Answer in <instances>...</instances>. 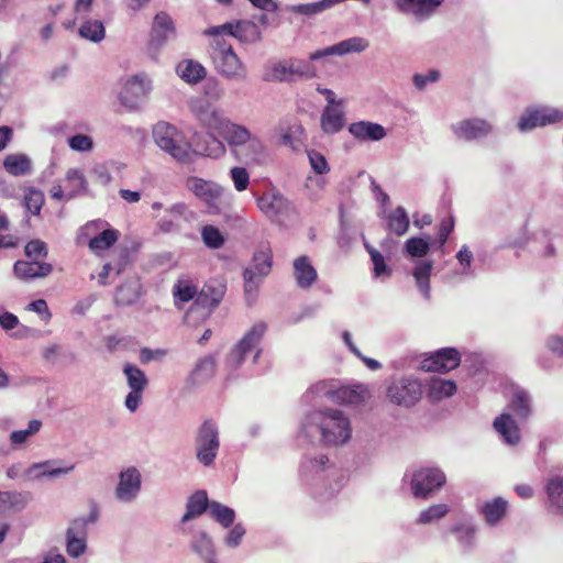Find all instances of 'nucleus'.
Here are the masks:
<instances>
[{
	"label": "nucleus",
	"mask_w": 563,
	"mask_h": 563,
	"mask_svg": "<svg viewBox=\"0 0 563 563\" xmlns=\"http://www.w3.org/2000/svg\"><path fill=\"white\" fill-rule=\"evenodd\" d=\"M209 53L220 75L228 79H245V67L227 40L223 37L212 38Z\"/></svg>",
	"instance_id": "obj_1"
},
{
	"label": "nucleus",
	"mask_w": 563,
	"mask_h": 563,
	"mask_svg": "<svg viewBox=\"0 0 563 563\" xmlns=\"http://www.w3.org/2000/svg\"><path fill=\"white\" fill-rule=\"evenodd\" d=\"M322 441L325 445L344 444L351 438L349 419L336 409H329L317 415Z\"/></svg>",
	"instance_id": "obj_2"
},
{
	"label": "nucleus",
	"mask_w": 563,
	"mask_h": 563,
	"mask_svg": "<svg viewBox=\"0 0 563 563\" xmlns=\"http://www.w3.org/2000/svg\"><path fill=\"white\" fill-rule=\"evenodd\" d=\"M153 136L157 146L170 154L177 162L188 163L190 161V146L179 140L178 131L174 125L158 122L154 126Z\"/></svg>",
	"instance_id": "obj_3"
},
{
	"label": "nucleus",
	"mask_w": 563,
	"mask_h": 563,
	"mask_svg": "<svg viewBox=\"0 0 563 563\" xmlns=\"http://www.w3.org/2000/svg\"><path fill=\"white\" fill-rule=\"evenodd\" d=\"M195 443L197 460L205 466L213 464L220 448V439L218 427L211 419L205 420L198 428Z\"/></svg>",
	"instance_id": "obj_4"
},
{
	"label": "nucleus",
	"mask_w": 563,
	"mask_h": 563,
	"mask_svg": "<svg viewBox=\"0 0 563 563\" xmlns=\"http://www.w3.org/2000/svg\"><path fill=\"white\" fill-rule=\"evenodd\" d=\"M218 133L227 141L234 152H236L239 147L247 145L252 153L245 155L244 159L246 163L255 162L257 159V154L263 151V145L256 136H252L244 125L233 123L229 119Z\"/></svg>",
	"instance_id": "obj_5"
},
{
	"label": "nucleus",
	"mask_w": 563,
	"mask_h": 563,
	"mask_svg": "<svg viewBox=\"0 0 563 563\" xmlns=\"http://www.w3.org/2000/svg\"><path fill=\"white\" fill-rule=\"evenodd\" d=\"M386 396L394 405L412 407L422 397V385L417 378L410 376L400 377L388 385Z\"/></svg>",
	"instance_id": "obj_6"
},
{
	"label": "nucleus",
	"mask_w": 563,
	"mask_h": 563,
	"mask_svg": "<svg viewBox=\"0 0 563 563\" xmlns=\"http://www.w3.org/2000/svg\"><path fill=\"white\" fill-rule=\"evenodd\" d=\"M265 332L266 324L264 322L254 324L230 351L227 357L228 364L232 368L239 367L244 362L246 354L260 344Z\"/></svg>",
	"instance_id": "obj_7"
},
{
	"label": "nucleus",
	"mask_w": 563,
	"mask_h": 563,
	"mask_svg": "<svg viewBox=\"0 0 563 563\" xmlns=\"http://www.w3.org/2000/svg\"><path fill=\"white\" fill-rule=\"evenodd\" d=\"M175 36L176 29L173 19L164 11L158 12L152 24L147 44L148 52L152 55H156L158 51Z\"/></svg>",
	"instance_id": "obj_8"
},
{
	"label": "nucleus",
	"mask_w": 563,
	"mask_h": 563,
	"mask_svg": "<svg viewBox=\"0 0 563 563\" xmlns=\"http://www.w3.org/2000/svg\"><path fill=\"white\" fill-rule=\"evenodd\" d=\"M444 483L445 475L439 468H421L413 474L411 488L416 497L426 498L430 493L442 487Z\"/></svg>",
	"instance_id": "obj_9"
},
{
	"label": "nucleus",
	"mask_w": 563,
	"mask_h": 563,
	"mask_svg": "<svg viewBox=\"0 0 563 563\" xmlns=\"http://www.w3.org/2000/svg\"><path fill=\"white\" fill-rule=\"evenodd\" d=\"M461 363V353L454 347H443L421 362L426 372L446 373L455 369Z\"/></svg>",
	"instance_id": "obj_10"
},
{
	"label": "nucleus",
	"mask_w": 563,
	"mask_h": 563,
	"mask_svg": "<svg viewBox=\"0 0 563 563\" xmlns=\"http://www.w3.org/2000/svg\"><path fill=\"white\" fill-rule=\"evenodd\" d=\"M191 112L196 119L208 130L219 132L228 121L216 107L207 100H196L191 103Z\"/></svg>",
	"instance_id": "obj_11"
},
{
	"label": "nucleus",
	"mask_w": 563,
	"mask_h": 563,
	"mask_svg": "<svg viewBox=\"0 0 563 563\" xmlns=\"http://www.w3.org/2000/svg\"><path fill=\"white\" fill-rule=\"evenodd\" d=\"M562 120L563 113L560 110L549 108L533 109L528 110L521 115L518 128L520 131H528L537 126L558 123Z\"/></svg>",
	"instance_id": "obj_12"
},
{
	"label": "nucleus",
	"mask_w": 563,
	"mask_h": 563,
	"mask_svg": "<svg viewBox=\"0 0 563 563\" xmlns=\"http://www.w3.org/2000/svg\"><path fill=\"white\" fill-rule=\"evenodd\" d=\"M150 90V81L144 77L135 75L123 86L120 92V100L123 106L130 109H136Z\"/></svg>",
	"instance_id": "obj_13"
},
{
	"label": "nucleus",
	"mask_w": 563,
	"mask_h": 563,
	"mask_svg": "<svg viewBox=\"0 0 563 563\" xmlns=\"http://www.w3.org/2000/svg\"><path fill=\"white\" fill-rule=\"evenodd\" d=\"M444 0H395L397 9L405 14H412L418 21L429 19Z\"/></svg>",
	"instance_id": "obj_14"
},
{
	"label": "nucleus",
	"mask_w": 563,
	"mask_h": 563,
	"mask_svg": "<svg viewBox=\"0 0 563 563\" xmlns=\"http://www.w3.org/2000/svg\"><path fill=\"white\" fill-rule=\"evenodd\" d=\"M452 130L456 137L473 141L487 136L492 132L493 126L484 119L473 118L462 120L457 124L452 125Z\"/></svg>",
	"instance_id": "obj_15"
},
{
	"label": "nucleus",
	"mask_w": 563,
	"mask_h": 563,
	"mask_svg": "<svg viewBox=\"0 0 563 563\" xmlns=\"http://www.w3.org/2000/svg\"><path fill=\"white\" fill-rule=\"evenodd\" d=\"M224 296V286L205 285L199 291L191 310H202V316L208 317L221 302Z\"/></svg>",
	"instance_id": "obj_16"
},
{
	"label": "nucleus",
	"mask_w": 563,
	"mask_h": 563,
	"mask_svg": "<svg viewBox=\"0 0 563 563\" xmlns=\"http://www.w3.org/2000/svg\"><path fill=\"white\" fill-rule=\"evenodd\" d=\"M86 536V521L82 518L73 520L66 532V550L70 556L78 558L85 552Z\"/></svg>",
	"instance_id": "obj_17"
},
{
	"label": "nucleus",
	"mask_w": 563,
	"mask_h": 563,
	"mask_svg": "<svg viewBox=\"0 0 563 563\" xmlns=\"http://www.w3.org/2000/svg\"><path fill=\"white\" fill-rule=\"evenodd\" d=\"M368 46V42L362 37H351L349 40L342 41L335 45L325 47L323 49H318L310 54V60H317L330 55H344L351 52H363Z\"/></svg>",
	"instance_id": "obj_18"
},
{
	"label": "nucleus",
	"mask_w": 563,
	"mask_h": 563,
	"mask_svg": "<svg viewBox=\"0 0 563 563\" xmlns=\"http://www.w3.org/2000/svg\"><path fill=\"white\" fill-rule=\"evenodd\" d=\"M186 187L196 197L203 200L208 205L213 203L217 199L220 198L222 194V188L219 185L196 176L187 178Z\"/></svg>",
	"instance_id": "obj_19"
},
{
	"label": "nucleus",
	"mask_w": 563,
	"mask_h": 563,
	"mask_svg": "<svg viewBox=\"0 0 563 563\" xmlns=\"http://www.w3.org/2000/svg\"><path fill=\"white\" fill-rule=\"evenodd\" d=\"M257 207L266 217L273 219L288 210L289 201L279 191L272 190L257 199Z\"/></svg>",
	"instance_id": "obj_20"
},
{
	"label": "nucleus",
	"mask_w": 563,
	"mask_h": 563,
	"mask_svg": "<svg viewBox=\"0 0 563 563\" xmlns=\"http://www.w3.org/2000/svg\"><path fill=\"white\" fill-rule=\"evenodd\" d=\"M141 488V476L136 468L131 467L120 474L115 495L124 501L132 500Z\"/></svg>",
	"instance_id": "obj_21"
},
{
	"label": "nucleus",
	"mask_w": 563,
	"mask_h": 563,
	"mask_svg": "<svg viewBox=\"0 0 563 563\" xmlns=\"http://www.w3.org/2000/svg\"><path fill=\"white\" fill-rule=\"evenodd\" d=\"M13 272L18 278L24 280L43 278L53 272V266L46 262L16 261L13 266Z\"/></svg>",
	"instance_id": "obj_22"
},
{
	"label": "nucleus",
	"mask_w": 563,
	"mask_h": 563,
	"mask_svg": "<svg viewBox=\"0 0 563 563\" xmlns=\"http://www.w3.org/2000/svg\"><path fill=\"white\" fill-rule=\"evenodd\" d=\"M494 429L503 440L510 444L516 445L521 440L520 429L510 413L504 412L494 420Z\"/></svg>",
	"instance_id": "obj_23"
},
{
	"label": "nucleus",
	"mask_w": 563,
	"mask_h": 563,
	"mask_svg": "<svg viewBox=\"0 0 563 563\" xmlns=\"http://www.w3.org/2000/svg\"><path fill=\"white\" fill-rule=\"evenodd\" d=\"M349 132L358 141H380L386 136L383 125L369 121H358L350 124Z\"/></svg>",
	"instance_id": "obj_24"
},
{
	"label": "nucleus",
	"mask_w": 563,
	"mask_h": 563,
	"mask_svg": "<svg viewBox=\"0 0 563 563\" xmlns=\"http://www.w3.org/2000/svg\"><path fill=\"white\" fill-rule=\"evenodd\" d=\"M338 104L327 106L321 114V129L327 134H334L342 130L345 124V114Z\"/></svg>",
	"instance_id": "obj_25"
},
{
	"label": "nucleus",
	"mask_w": 563,
	"mask_h": 563,
	"mask_svg": "<svg viewBox=\"0 0 563 563\" xmlns=\"http://www.w3.org/2000/svg\"><path fill=\"white\" fill-rule=\"evenodd\" d=\"M172 292L175 306L178 308H180L181 305L197 298L199 294L198 286L187 277L178 278L173 286Z\"/></svg>",
	"instance_id": "obj_26"
},
{
	"label": "nucleus",
	"mask_w": 563,
	"mask_h": 563,
	"mask_svg": "<svg viewBox=\"0 0 563 563\" xmlns=\"http://www.w3.org/2000/svg\"><path fill=\"white\" fill-rule=\"evenodd\" d=\"M294 271L296 282L301 288H309L317 279V272L311 265L308 256L302 255L295 260Z\"/></svg>",
	"instance_id": "obj_27"
},
{
	"label": "nucleus",
	"mask_w": 563,
	"mask_h": 563,
	"mask_svg": "<svg viewBox=\"0 0 563 563\" xmlns=\"http://www.w3.org/2000/svg\"><path fill=\"white\" fill-rule=\"evenodd\" d=\"M119 231L115 229H106L96 233L89 239L88 247L95 254H100L109 250L119 240Z\"/></svg>",
	"instance_id": "obj_28"
},
{
	"label": "nucleus",
	"mask_w": 563,
	"mask_h": 563,
	"mask_svg": "<svg viewBox=\"0 0 563 563\" xmlns=\"http://www.w3.org/2000/svg\"><path fill=\"white\" fill-rule=\"evenodd\" d=\"M508 503L501 497H496L493 500L484 503L482 506V514L489 526L499 522L506 515Z\"/></svg>",
	"instance_id": "obj_29"
},
{
	"label": "nucleus",
	"mask_w": 563,
	"mask_h": 563,
	"mask_svg": "<svg viewBox=\"0 0 563 563\" xmlns=\"http://www.w3.org/2000/svg\"><path fill=\"white\" fill-rule=\"evenodd\" d=\"M456 391V384L450 379L432 378L428 384V397L438 401L451 397Z\"/></svg>",
	"instance_id": "obj_30"
},
{
	"label": "nucleus",
	"mask_w": 563,
	"mask_h": 563,
	"mask_svg": "<svg viewBox=\"0 0 563 563\" xmlns=\"http://www.w3.org/2000/svg\"><path fill=\"white\" fill-rule=\"evenodd\" d=\"M3 167L12 176H24L31 173L32 163L25 154H10L3 159Z\"/></svg>",
	"instance_id": "obj_31"
},
{
	"label": "nucleus",
	"mask_w": 563,
	"mask_h": 563,
	"mask_svg": "<svg viewBox=\"0 0 563 563\" xmlns=\"http://www.w3.org/2000/svg\"><path fill=\"white\" fill-rule=\"evenodd\" d=\"M207 493L203 490H198L194 495H191L187 501V510L184 514L181 521L187 522L200 515H202L206 509L209 507Z\"/></svg>",
	"instance_id": "obj_32"
},
{
	"label": "nucleus",
	"mask_w": 563,
	"mask_h": 563,
	"mask_svg": "<svg viewBox=\"0 0 563 563\" xmlns=\"http://www.w3.org/2000/svg\"><path fill=\"white\" fill-rule=\"evenodd\" d=\"M433 268V264L430 261L420 262L413 269V277L416 284L424 299L430 298V277Z\"/></svg>",
	"instance_id": "obj_33"
},
{
	"label": "nucleus",
	"mask_w": 563,
	"mask_h": 563,
	"mask_svg": "<svg viewBox=\"0 0 563 563\" xmlns=\"http://www.w3.org/2000/svg\"><path fill=\"white\" fill-rule=\"evenodd\" d=\"M409 217L404 207L399 206L387 216L388 230L398 236L404 235L409 228Z\"/></svg>",
	"instance_id": "obj_34"
},
{
	"label": "nucleus",
	"mask_w": 563,
	"mask_h": 563,
	"mask_svg": "<svg viewBox=\"0 0 563 563\" xmlns=\"http://www.w3.org/2000/svg\"><path fill=\"white\" fill-rule=\"evenodd\" d=\"M234 37L241 42L255 43L262 38V33L256 23L242 20L235 23Z\"/></svg>",
	"instance_id": "obj_35"
},
{
	"label": "nucleus",
	"mask_w": 563,
	"mask_h": 563,
	"mask_svg": "<svg viewBox=\"0 0 563 563\" xmlns=\"http://www.w3.org/2000/svg\"><path fill=\"white\" fill-rule=\"evenodd\" d=\"M272 264L273 254L272 251L267 247L256 252L253 255V264L249 269H253V275L257 276L258 278H263L271 273Z\"/></svg>",
	"instance_id": "obj_36"
},
{
	"label": "nucleus",
	"mask_w": 563,
	"mask_h": 563,
	"mask_svg": "<svg viewBox=\"0 0 563 563\" xmlns=\"http://www.w3.org/2000/svg\"><path fill=\"white\" fill-rule=\"evenodd\" d=\"M27 498L15 492H0V512L19 511L25 507Z\"/></svg>",
	"instance_id": "obj_37"
},
{
	"label": "nucleus",
	"mask_w": 563,
	"mask_h": 563,
	"mask_svg": "<svg viewBox=\"0 0 563 563\" xmlns=\"http://www.w3.org/2000/svg\"><path fill=\"white\" fill-rule=\"evenodd\" d=\"M509 408L522 420L529 418L531 413L530 399L525 390H516L509 401Z\"/></svg>",
	"instance_id": "obj_38"
},
{
	"label": "nucleus",
	"mask_w": 563,
	"mask_h": 563,
	"mask_svg": "<svg viewBox=\"0 0 563 563\" xmlns=\"http://www.w3.org/2000/svg\"><path fill=\"white\" fill-rule=\"evenodd\" d=\"M191 549L205 559L207 563L213 561L214 550L212 540L206 532H199L194 537Z\"/></svg>",
	"instance_id": "obj_39"
},
{
	"label": "nucleus",
	"mask_w": 563,
	"mask_h": 563,
	"mask_svg": "<svg viewBox=\"0 0 563 563\" xmlns=\"http://www.w3.org/2000/svg\"><path fill=\"white\" fill-rule=\"evenodd\" d=\"M177 70L180 77L190 84H196L206 76L205 67L194 60H185L178 65Z\"/></svg>",
	"instance_id": "obj_40"
},
{
	"label": "nucleus",
	"mask_w": 563,
	"mask_h": 563,
	"mask_svg": "<svg viewBox=\"0 0 563 563\" xmlns=\"http://www.w3.org/2000/svg\"><path fill=\"white\" fill-rule=\"evenodd\" d=\"M65 179L69 184L70 188L69 192L67 194L68 199H71L79 194L87 192L88 183L85 175L79 169H68Z\"/></svg>",
	"instance_id": "obj_41"
},
{
	"label": "nucleus",
	"mask_w": 563,
	"mask_h": 563,
	"mask_svg": "<svg viewBox=\"0 0 563 563\" xmlns=\"http://www.w3.org/2000/svg\"><path fill=\"white\" fill-rule=\"evenodd\" d=\"M305 136V129L299 123L291 124L280 135L282 143L294 151L300 150Z\"/></svg>",
	"instance_id": "obj_42"
},
{
	"label": "nucleus",
	"mask_w": 563,
	"mask_h": 563,
	"mask_svg": "<svg viewBox=\"0 0 563 563\" xmlns=\"http://www.w3.org/2000/svg\"><path fill=\"white\" fill-rule=\"evenodd\" d=\"M368 390L363 385L342 387L336 391L338 399L346 404H360L365 401Z\"/></svg>",
	"instance_id": "obj_43"
},
{
	"label": "nucleus",
	"mask_w": 563,
	"mask_h": 563,
	"mask_svg": "<svg viewBox=\"0 0 563 563\" xmlns=\"http://www.w3.org/2000/svg\"><path fill=\"white\" fill-rule=\"evenodd\" d=\"M209 514L224 528L233 525L235 520V512L232 508H229L218 501H211L209 505Z\"/></svg>",
	"instance_id": "obj_44"
},
{
	"label": "nucleus",
	"mask_w": 563,
	"mask_h": 563,
	"mask_svg": "<svg viewBox=\"0 0 563 563\" xmlns=\"http://www.w3.org/2000/svg\"><path fill=\"white\" fill-rule=\"evenodd\" d=\"M545 492L551 506L563 509V477H551L548 481Z\"/></svg>",
	"instance_id": "obj_45"
},
{
	"label": "nucleus",
	"mask_w": 563,
	"mask_h": 563,
	"mask_svg": "<svg viewBox=\"0 0 563 563\" xmlns=\"http://www.w3.org/2000/svg\"><path fill=\"white\" fill-rule=\"evenodd\" d=\"M287 69L290 71L291 80L298 78H313L317 75L314 66L303 59H289Z\"/></svg>",
	"instance_id": "obj_46"
},
{
	"label": "nucleus",
	"mask_w": 563,
	"mask_h": 563,
	"mask_svg": "<svg viewBox=\"0 0 563 563\" xmlns=\"http://www.w3.org/2000/svg\"><path fill=\"white\" fill-rule=\"evenodd\" d=\"M124 374L128 378V384L131 390L143 391L147 385V378L145 374L131 364H126L123 368Z\"/></svg>",
	"instance_id": "obj_47"
},
{
	"label": "nucleus",
	"mask_w": 563,
	"mask_h": 563,
	"mask_svg": "<svg viewBox=\"0 0 563 563\" xmlns=\"http://www.w3.org/2000/svg\"><path fill=\"white\" fill-rule=\"evenodd\" d=\"M79 34L92 42H100L104 37V26L101 21L89 20L81 24Z\"/></svg>",
	"instance_id": "obj_48"
},
{
	"label": "nucleus",
	"mask_w": 563,
	"mask_h": 563,
	"mask_svg": "<svg viewBox=\"0 0 563 563\" xmlns=\"http://www.w3.org/2000/svg\"><path fill=\"white\" fill-rule=\"evenodd\" d=\"M329 9V2L318 1L313 3L294 4L286 8L287 11L294 14L311 16Z\"/></svg>",
	"instance_id": "obj_49"
},
{
	"label": "nucleus",
	"mask_w": 563,
	"mask_h": 563,
	"mask_svg": "<svg viewBox=\"0 0 563 563\" xmlns=\"http://www.w3.org/2000/svg\"><path fill=\"white\" fill-rule=\"evenodd\" d=\"M44 194L35 188H29L24 195V207L33 214H38L44 205Z\"/></svg>",
	"instance_id": "obj_50"
},
{
	"label": "nucleus",
	"mask_w": 563,
	"mask_h": 563,
	"mask_svg": "<svg viewBox=\"0 0 563 563\" xmlns=\"http://www.w3.org/2000/svg\"><path fill=\"white\" fill-rule=\"evenodd\" d=\"M201 238L203 243L210 249H220L225 241L220 230L210 224L202 228Z\"/></svg>",
	"instance_id": "obj_51"
},
{
	"label": "nucleus",
	"mask_w": 563,
	"mask_h": 563,
	"mask_svg": "<svg viewBox=\"0 0 563 563\" xmlns=\"http://www.w3.org/2000/svg\"><path fill=\"white\" fill-rule=\"evenodd\" d=\"M449 512V507L444 504L432 505L426 510L421 511L418 522L422 525L430 523L434 520L443 518Z\"/></svg>",
	"instance_id": "obj_52"
},
{
	"label": "nucleus",
	"mask_w": 563,
	"mask_h": 563,
	"mask_svg": "<svg viewBox=\"0 0 563 563\" xmlns=\"http://www.w3.org/2000/svg\"><path fill=\"white\" fill-rule=\"evenodd\" d=\"M365 249L371 255L373 265H374V275L376 277L387 275L390 276L391 269L386 265L385 258L376 249H374L369 244H365Z\"/></svg>",
	"instance_id": "obj_53"
},
{
	"label": "nucleus",
	"mask_w": 563,
	"mask_h": 563,
	"mask_svg": "<svg viewBox=\"0 0 563 563\" xmlns=\"http://www.w3.org/2000/svg\"><path fill=\"white\" fill-rule=\"evenodd\" d=\"M406 251L413 257H422L427 255L430 245L429 243L421 238H411L406 241L405 244Z\"/></svg>",
	"instance_id": "obj_54"
},
{
	"label": "nucleus",
	"mask_w": 563,
	"mask_h": 563,
	"mask_svg": "<svg viewBox=\"0 0 563 563\" xmlns=\"http://www.w3.org/2000/svg\"><path fill=\"white\" fill-rule=\"evenodd\" d=\"M452 532L455 533L456 540L466 549L473 545V541L475 538V528L472 526H456L452 529Z\"/></svg>",
	"instance_id": "obj_55"
},
{
	"label": "nucleus",
	"mask_w": 563,
	"mask_h": 563,
	"mask_svg": "<svg viewBox=\"0 0 563 563\" xmlns=\"http://www.w3.org/2000/svg\"><path fill=\"white\" fill-rule=\"evenodd\" d=\"M42 422L40 420H31L26 430L13 431L10 440L13 444H22L26 439L36 433L41 429Z\"/></svg>",
	"instance_id": "obj_56"
},
{
	"label": "nucleus",
	"mask_w": 563,
	"mask_h": 563,
	"mask_svg": "<svg viewBox=\"0 0 563 563\" xmlns=\"http://www.w3.org/2000/svg\"><path fill=\"white\" fill-rule=\"evenodd\" d=\"M24 253L30 258H45L48 254L47 245L41 240H32L25 245Z\"/></svg>",
	"instance_id": "obj_57"
},
{
	"label": "nucleus",
	"mask_w": 563,
	"mask_h": 563,
	"mask_svg": "<svg viewBox=\"0 0 563 563\" xmlns=\"http://www.w3.org/2000/svg\"><path fill=\"white\" fill-rule=\"evenodd\" d=\"M310 165L313 172L318 175L327 174L330 170L329 164L325 157L317 151H310L308 153Z\"/></svg>",
	"instance_id": "obj_58"
},
{
	"label": "nucleus",
	"mask_w": 563,
	"mask_h": 563,
	"mask_svg": "<svg viewBox=\"0 0 563 563\" xmlns=\"http://www.w3.org/2000/svg\"><path fill=\"white\" fill-rule=\"evenodd\" d=\"M231 178L234 183V188L238 191L245 190L250 184V175L244 167H233L231 169Z\"/></svg>",
	"instance_id": "obj_59"
},
{
	"label": "nucleus",
	"mask_w": 563,
	"mask_h": 563,
	"mask_svg": "<svg viewBox=\"0 0 563 563\" xmlns=\"http://www.w3.org/2000/svg\"><path fill=\"white\" fill-rule=\"evenodd\" d=\"M69 147L74 151L86 152L92 148V139L85 134H76L68 140Z\"/></svg>",
	"instance_id": "obj_60"
},
{
	"label": "nucleus",
	"mask_w": 563,
	"mask_h": 563,
	"mask_svg": "<svg viewBox=\"0 0 563 563\" xmlns=\"http://www.w3.org/2000/svg\"><path fill=\"white\" fill-rule=\"evenodd\" d=\"M55 463H56L55 461H53V462L46 461L44 463L36 464L34 467L43 468L42 475H44V476H59L63 474H67L75 468V465H69V466H65V467H60V466L52 467V464H55Z\"/></svg>",
	"instance_id": "obj_61"
},
{
	"label": "nucleus",
	"mask_w": 563,
	"mask_h": 563,
	"mask_svg": "<svg viewBox=\"0 0 563 563\" xmlns=\"http://www.w3.org/2000/svg\"><path fill=\"white\" fill-rule=\"evenodd\" d=\"M454 229V219L453 217H446L441 220L438 229V240L440 243V246L442 247L445 242L448 241L451 232Z\"/></svg>",
	"instance_id": "obj_62"
},
{
	"label": "nucleus",
	"mask_w": 563,
	"mask_h": 563,
	"mask_svg": "<svg viewBox=\"0 0 563 563\" xmlns=\"http://www.w3.org/2000/svg\"><path fill=\"white\" fill-rule=\"evenodd\" d=\"M245 534V529L241 523L235 525L225 538V543L230 548H236Z\"/></svg>",
	"instance_id": "obj_63"
},
{
	"label": "nucleus",
	"mask_w": 563,
	"mask_h": 563,
	"mask_svg": "<svg viewBox=\"0 0 563 563\" xmlns=\"http://www.w3.org/2000/svg\"><path fill=\"white\" fill-rule=\"evenodd\" d=\"M440 78V73L435 69H431L427 75L416 74L413 76V82L418 89H423L428 82H435Z\"/></svg>",
	"instance_id": "obj_64"
}]
</instances>
